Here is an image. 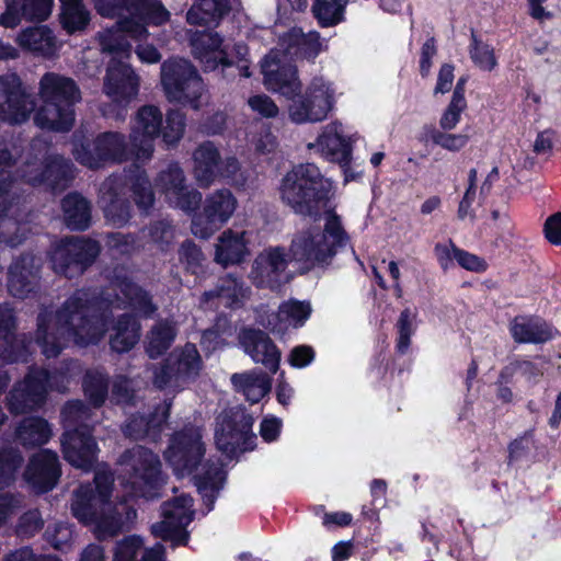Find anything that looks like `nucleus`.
I'll return each instance as SVG.
<instances>
[{
	"mask_svg": "<svg viewBox=\"0 0 561 561\" xmlns=\"http://www.w3.org/2000/svg\"><path fill=\"white\" fill-rule=\"evenodd\" d=\"M205 448L198 428L188 427L174 435L167 460L180 477L191 474L199 463Z\"/></svg>",
	"mask_w": 561,
	"mask_h": 561,
	"instance_id": "22",
	"label": "nucleus"
},
{
	"mask_svg": "<svg viewBox=\"0 0 561 561\" xmlns=\"http://www.w3.org/2000/svg\"><path fill=\"white\" fill-rule=\"evenodd\" d=\"M169 367L175 368L180 383L196 377L202 368V359L194 344H186L181 351H174L169 356Z\"/></svg>",
	"mask_w": 561,
	"mask_h": 561,
	"instance_id": "46",
	"label": "nucleus"
},
{
	"mask_svg": "<svg viewBox=\"0 0 561 561\" xmlns=\"http://www.w3.org/2000/svg\"><path fill=\"white\" fill-rule=\"evenodd\" d=\"M215 297L226 307L239 308L249 299L250 288L242 279L229 274L218 280L214 290L203 294V301L207 302Z\"/></svg>",
	"mask_w": 561,
	"mask_h": 561,
	"instance_id": "37",
	"label": "nucleus"
},
{
	"mask_svg": "<svg viewBox=\"0 0 561 561\" xmlns=\"http://www.w3.org/2000/svg\"><path fill=\"white\" fill-rule=\"evenodd\" d=\"M44 525V520L37 510L24 513L16 525V533L23 537H32L38 533Z\"/></svg>",
	"mask_w": 561,
	"mask_h": 561,
	"instance_id": "62",
	"label": "nucleus"
},
{
	"mask_svg": "<svg viewBox=\"0 0 561 561\" xmlns=\"http://www.w3.org/2000/svg\"><path fill=\"white\" fill-rule=\"evenodd\" d=\"M203 472L194 477L195 485L201 493L207 511L213 508L214 502L225 481V471L221 466L206 465Z\"/></svg>",
	"mask_w": 561,
	"mask_h": 561,
	"instance_id": "45",
	"label": "nucleus"
},
{
	"mask_svg": "<svg viewBox=\"0 0 561 561\" xmlns=\"http://www.w3.org/2000/svg\"><path fill=\"white\" fill-rule=\"evenodd\" d=\"M220 153L211 141L201 144L193 152V174L198 185L208 187L218 178Z\"/></svg>",
	"mask_w": 561,
	"mask_h": 561,
	"instance_id": "36",
	"label": "nucleus"
},
{
	"mask_svg": "<svg viewBox=\"0 0 561 561\" xmlns=\"http://www.w3.org/2000/svg\"><path fill=\"white\" fill-rule=\"evenodd\" d=\"M42 263V257L32 253L21 255L12 263L8 279V289L12 296L23 299L35 290Z\"/></svg>",
	"mask_w": 561,
	"mask_h": 561,
	"instance_id": "27",
	"label": "nucleus"
},
{
	"mask_svg": "<svg viewBox=\"0 0 561 561\" xmlns=\"http://www.w3.org/2000/svg\"><path fill=\"white\" fill-rule=\"evenodd\" d=\"M139 90V79L125 62L113 58L104 78L103 91L115 103H129Z\"/></svg>",
	"mask_w": 561,
	"mask_h": 561,
	"instance_id": "25",
	"label": "nucleus"
},
{
	"mask_svg": "<svg viewBox=\"0 0 561 561\" xmlns=\"http://www.w3.org/2000/svg\"><path fill=\"white\" fill-rule=\"evenodd\" d=\"M247 231L226 229L215 243L214 261L224 267L242 263L249 255Z\"/></svg>",
	"mask_w": 561,
	"mask_h": 561,
	"instance_id": "33",
	"label": "nucleus"
},
{
	"mask_svg": "<svg viewBox=\"0 0 561 561\" xmlns=\"http://www.w3.org/2000/svg\"><path fill=\"white\" fill-rule=\"evenodd\" d=\"M119 479L136 496L149 497L161 479V462L153 451L144 446H134L118 458Z\"/></svg>",
	"mask_w": 561,
	"mask_h": 561,
	"instance_id": "9",
	"label": "nucleus"
},
{
	"mask_svg": "<svg viewBox=\"0 0 561 561\" xmlns=\"http://www.w3.org/2000/svg\"><path fill=\"white\" fill-rule=\"evenodd\" d=\"M230 9L229 0H198L187 11L186 21L192 25L217 24Z\"/></svg>",
	"mask_w": 561,
	"mask_h": 561,
	"instance_id": "42",
	"label": "nucleus"
},
{
	"mask_svg": "<svg viewBox=\"0 0 561 561\" xmlns=\"http://www.w3.org/2000/svg\"><path fill=\"white\" fill-rule=\"evenodd\" d=\"M165 127L161 131L163 136V140L169 145L176 144L184 135L185 131V115L178 111L173 110L167 114Z\"/></svg>",
	"mask_w": 561,
	"mask_h": 561,
	"instance_id": "57",
	"label": "nucleus"
},
{
	"mask_svg": "<svg viewBox=\"0 0 561 561\" xmlns=\"http://www.w3.org/2000/svg\"><path fill=\"white\" fill-rule=\"evenodd\" d=\"M15 316L14 311L9 305L0 306V335H2L3 344L1 356L4 360L15 362L24 359V354L20 350V344L24 343L23 340L14 335Z\"/></svg>",
	"mask_w": 561,
	"mask_h": 561,
	"instance_id": "41",
	"label": "nucleus"
},
{
	"mask_svg": "<svg viewBox=\"0 0 561 561\" xmlns=\"http://www.w3.org/2000/svg\"><path fill=\"white\" fill-rule=\"evenodd\" d=\"M114 478L108 470H98L94 476L96 494L89 485H81L76 492L71 504L72 514L84 524H95L99 538L114 537L124 529L126 519L136 516V512L125 504L112 508L108 499Z\"/></svg>",
	"mask_w": 561,
	"mask_h": 561,
	"instance_id": "2",
	"label": "nucleus"
},
{
	"mask_svg": "<svg viewBox=\"0 0 561 561\" xmlns=\"http://www.w3.org/2000/svg\"><path fill=\"white\" fill-rule=\"evenodd\" d=\"M162 123L163 114L159 107L145 105L138 110L129 134L136 161L145 162L151 159L154 151L153 142L162 131Z\"/></svg>",
	"mask_w": 561,
	"mask_h": 561,
	"instance_id": "19",
	"label": "nucleus"
},
{
	"mask_svg": "<svg viewBox=\"0 0 561 561\" xmlns=\"http://www.w3.org/2000/svg\"><path fill=\"white\" fill-rule=\"evenodd\" d=\"M135 398L131 380L124 376L116 377L112 386L111 400L117 404H131Z\"/></svg>",
	"mask_w": 561,
	"mask_h": 561,
	"instance_id": "61",
	"label": "nucleus"
},
{
	"mask_svg": "<svg viewBox=\"0 0 561 561\" xmlns=\"http://www.w3.org/2000/svg\"><path fill=\"white\" fill-rule=\"evenodd\" d=\"M291 260L283 247L266 248L254 259L249 277L256 287L278 289L290 279L287 267Z\"/></svg>",
	"mask_w": 561,
	"mask_h": 561,
	"instance_id": "18",
	"label": "nucleus"
},
{
	"mask_svg": "<svg viewBox=\"0 0 561 561\" xmlns=\"http://www.w3.org/2000/svg\"><path fill=\"white\" fill-rule=\"evenodd\" d=\"M512 339L517 344H545L554 336L553 327L545 319L531 314H518L508 324Z\"/></svg>",
	"mask_w": 561,
	"mask_h": 561,
	"instance_id": "30",
	"label": "nucleus"
},
{
	"mask_svg": "<svg viewBox=\"0 0 561 561\" xmlns=\"http://www.w3.org/2000/svg\"><path fill=\"white\" fill-rule=\"evenodd\" d=\"M239 342L255 363H261L273 374L277 371L280 353L267 333L255 329H243L239 334Z\"/></svg>",
	"mask_w": 561,
	"mask_h": 561,
	"instance_id": "28",
	"label": "nucleus"
},
{
	"mask_svg": "<svg viewBox=\"0 0 561 561\" xmlns=\"http://www.w3.org/2000/svg\"><path fill=\"white\" fill-rule=\"evenodd\" d=\"M161 84L169 101L197 110L205 89L196 69L185 59L172 58L161 65Z\"/></svg>",
	"mask_w": 561,
	"mask_h": 561,
	"instance_id": "12",
	"label": "nucleus"
},
{
	"mask_svg": "<svg viewBox=\"0 0 561 561\" xmlns=\"http://www.w3.org/2000/svg\"><path fill=\"white\" fill-rule=\"evenodd\" d=\"M64 25L69 32H75L83 28L88 21L89 14L84 7L81 4L66 7L62 11Z\"/></svg>",
	"mask_w": 561,
	"mask_h": 561,
	"instance_id": "60",
	"label": "nucleus"
},
{
	"mask_svg": "<svg viewBox=\"0 0 561 561\" xmlns=\"http://www.w3.org/2000/svg\"><path fill=\"white\" fill-rule=\"evenodd\" d=\"M288 106V116L296 124L318 123L324 121L333 110L335 89L323 77H314L304 94H298Z\"/></svg>",
	"mask_w": 561,
	"mask_h": 561,
	"instance_id": "13",
	"label": "nucleus"
},
{
	"mask_svg": "<svg viewBox=\"0 0 561 561\" xmlns=\"http://www.w3.org/2000/svg\"><path fill=\"white\" fill-rule=\"evenodd\" d=\"M15 157L8 149H0V242L19 245L27 227L22 222L23 196L13 172Z\"/></svg>",
	"mask_w": 561,
	"mask_h": 561,
	"instance_id": "7",
	"label": "nucleus"
},
{
	"mask_svg": "<svg viewBox=\"0 0 561 561\" xmlns=\"http://www.w3.org/2000/svg\"><path fill=\"white\" fill-rule=\"evenodd\" d=\"M233 389L251 403H257L271 390L272 379L255 370L233 374L230 378Z\"/></svg>",
	"mask_w": 561,
	"mask_h": 561,
	"instance_id": "39",
	"label": "nucleus"
},
{
	"mask_svg": "<svg viewBox=\"0 0 561 561\" xmlns=\"http://www.w3.org/2000/svg\"><path fill=\"white\" fill-rule=\"evenodd\" d=\"M248 104L253 112L266 118L276 117L279 112L275 102L265 94H257L249 98Z\"/></svg>",
	"mask_w": 561,
	"mask_h": 561,
	"instance_id": "64",
	"label": "nucleus"
},
{
	"mask_svg": "<svg viewBox=\"0 0 561 561\" xmlns=\"http://www.w3.org/2000/svg\"><path fill=\"white\" fill-rule=\"evenodd\" d=\"M5 11L0 15V25L13 28L22 18L28 21H45L51 13L53 0H5Z\"/></svg>",
	"mask_w": 561,
	"mask_h": 561,
	"instance_id": "34",
	"label": "nucleus"
},
{
	"mask_svg": "<svg viewBox=\"0 0 561 561\" xmlns=\"http://www.w3.org/2000/svg\"><path fill=\"white\" fill-rule=\"evenodd\" d=\"M125 306L144 316L157 309L149 294L127 278L115 280L101 296L78 289L55 314L47 309L38 313L36 343L47 358L58 356L69 341L79 346L96 344L107 331V309Z\"/></svg>",
	"mask_w": 561,
	"mask_h": 561,
	"instance_id": "1",
	"label": "nucleus"
},
{
	"mask_svg": "<svg viewBox=\"0 0 561 561\" xmlns=\"http://www.w3.org/2000/svg\"><path fill=\"white\" fill-rule=\"evenodd\" d=\"M156 185L170 205L186 213L195 211L202 203V194L186 185L184 172L176 163L158 174Z\"/></svg>",
	"mask_w": 561,
	"mask_h": 561,
	"instance_id": "21",
	"label": "nucleus"
},
{
	"mask_svg": "<svg viewBox=\"0 0 561 561\" xmlns=\"http://www.w3.org/2000/svg\"><path fill=\"white\" fill-rule=\"evenodd\" d=\"M36 101L16 73L0 76V122L21 124L35 111Z\"/></svg>",
	"mask_w": 561,
	"mask_h": 561,
	"instance_id": "17",
	"label": "nucleus"
},
{
	"mask_svg": "<svg viewBox=\"0 0 561 561\" xmlns=\"http://www.w3.org/2000/svg\"><path fill=\"white\" fill-rule=\"evenodd\" d=\"M62 218L71 230L83 231L91 225V205L78 193H70L61 201Z\"/></svg>",
	"mask_w": 561,
	"mask_h": 561,
	"instance_id": "40",
	"label": "nucleus"
},
{
	"mask_svg": "<svg viewBox=\"0 0 561 561\" xmlns=\"http://www.w3.org/2000/svg\"><path fill=\"white\" fill-rule=\"evenodd\" d=\"M140 554V561H164V547L156 543L151 548H145L139 536L131 535L116 543L113 561H136Z\"/></svg>",
	"mask_w": 561,
	"mask_h": 561,
	"instance_id": "38",
	"label": "nucleus"
},
{
	"mask_svg": "<svg viewBox=\"0 0 561 561\" xmlns=\"http://www.w3.org/2000/svg\"><path fill=\"white\" fill-rule=\"evenodd\" d=\"M46 540L57 550H64L72 540V529L64 523H56L48 526L45 531Z\"/></svg>",
	"mask_w": 561,
	"mask_h": 561,
	"instance_id": "59",
	"label": "nucleus"
},
{
	"mask_svg": "<svg viewBox=\"0 0 561 561\" xmlns=\"http://www.w3.org/2000/svg\"><path fill=\"white\" fill-rule=\"evenodd\" d=\"M263 82L267 90L294 99L301 92L297 67L282 65L274 56L267 55L262 62Z\"/></svg>",
	"mask_w": 561,
	"mask_h": 561,
	"instance_id": "24",
	"label": "nucleus"
},
{
	"mask_svg": "<svg viewBox=\"0 0 561 561\" xmlns=\"http://www.w3.org/2000/svg\"><path fill=\"white\" fill-rule=\"evenodd\" d=\"M469 54L473 64L481 70L492 71L497 66L494 48L478 39L474 33L471 35Z\"/></svg>",
	"mask_w": 561,
	"mask_h": 561,
	"instance_id": "53",
	"label": "nucleus"
},
{
	"mask_svg": "<svg viewBox=\"0 0 561 561\" xmlns=\"http://www.w3.org/2000/svg\"><path fill=\"white\" fill-rule=\"evenodd\" d=\"M72 153L80 164L89 169L136 160L131 142L128 144L125 135L118 131L101 133L87 144L75 142Z\"/></svg>",
	"mask_w": 561,
	"mask_h": 561,
	"instance_id": "11",
	"label": "nucleus"
},
{
	"mask_svg": "<svg viewBox=\"0 0 561 561\" xmlns=\"http://www.w3.org/2000/svg\"><path fill=\"white\" fill-rule=\"evenodd\" d=\"M116 27L108 28L99 35L100 45L103 51L128 56L130 44L127 37L134 39L129 32L122 27L121 18H117Z\"/></svg>",
	"mask_w": 561,
	"mask_h": 561,
	"instance_id": "48",
	"label": "nucleus"
},
{
	"mask_svg": "<svg viewBox=\"0 0 561 561\" xmlns=\"http://www.w3.org/2000/svg\"><path fill=\"white\" fill-rule=\"evenodd\" d=\"M71 167L68 160L59 156H50L46 159L34 157L24 161L18 174L30 184L48 183L55 188L71 176Z\"/></svg>",
	"mask_w": 561,
	"mask_h": 561,
	"instance_id": "23",
	"label": "nucleus"
},
{
	"mask_svg": "<svg viewBox=\"0 0 561 561\" xmlns=\"http://www.w3.org/2000/svg\"><path fill=\"white\" fill-rule=\"evenodd\" d=\"M83 391L94 408H100L108 393L107 376L100 370L87 371L83 379Z\"/></svg>",
	"mask_w": 561,
	"mask_h": 561,
	"instance_id": "50",
	"label": "nucleus"
},
{
	"mask_svg": "<svg viewBox=\"0 0 561 561\" xmlns=\"http://www.w3.org/2000/svg\"><path fill=\"white\" fill-rule=\"evenodd\" d=\"M192 53L205 70H215L219 65L231 66L228 50L222 47V38L217 33L202 32L191 39Z\"/></svg>",
	"mask_w": 561,
	"mask_h": 561,
	"instance_id": "32",
	"label": "nucleus"
},
{
	"mask_svg": "<svg viewBox=\"0 0 561 561\" xmlns=\"http://www.w3.org/2000/svg\"><path fill=\"white\" fill-rule=\"evenodd\" d=\"M193 499L188 495H180L172 502L163 504V520L151 526L156 537L171 540L174 546L185 545L187 533L185 527L192 522L194 511L192 510Z\"/></svg>",
	"mask_w": 561,
	"mask_h": 561,
	"instance_id": "20",
	"label": "nucleus"
},
{
	"mask_svg": "<svg viewBox=\"0 0 561 561\" xmlns=\"http://www.w3.org/2000/svg\"><path fill=\"white\" fill-rule=\"evenodd\" d=\"M340 217L332 210L327 211L324 229L308 228L298 231L289 247L293 261L304 264L308 271L316 266L331 264L340 249L348 243Z\"/></svg>",
	"mask_w": 561,
	"mask_h": 561,
	"instance_id": "5",
	"label": "nucleus"
},
{
	"mask_svg": "<svg viewBox=\"0 0 561 561\" xmlns=\"http://www.w3.org/2000/svg\"><path fill=\"white\" fill-rule=\"evenodd\" d=\"M279 193L282 201L296 214L317 218L321 211L330 210L327 181L313 163L299 164L287 172Z\"/></svg>",
	"mask_w": 561,
	"mask_h": 561,
	"instance_id": "6",
	"label": "nucleus"
},
{
	"mask_svg": "<svg viewBox=\"0 0 561 561\" xmlns=\"http://www.w3.org/2000/svg\"><path fill=\"white\" fill-rule=\"evenodd\" d=\"M15 43L25 51L46 59L58 54L60 43L47 25L23 28L16 35Z\"/></svg>",
	"mask_w": 561,
	"mask_h": 561,
	"instance_id": "31",
	"label": "nucleus"
},
{
	"mask_svg": "<svg viewBox=\"0 0 561 561\" xmlns=\"http://www.w3.org/2000/svg\"><path fill=\"white\" fill-rule=\"evenodd\" d=\"M69 377L65 373H48L45 369H31L24 380L14 386L8 398L12 413L21 414L34 410L44 403L49 390L65 392Z\"/></svg>",
	"mask_w": 561,
	"mask_h": 561,
	"instance_id": "10",
	"label": "nucleus"
},
{
	"mask_svg": "<svg viewBox=\"0 0 561 561\" xmlns=\"http://www.w3.org/2000/svg\"><path fill=\"white\" fill-rule=\"evenodd\" d=\"M253 417L241 408L224 411L217 417L215 443L217 448L228 457L247 449V443L252 438Z\"/></svg>",
	"mask_w": 561,
	"mask_h": 561,
	"instance_id": "15",
	"label": "nucleus"
},
{
	"mask_svg": "<svg viewBox=\"0 0 561 561\" xmlns=\"http://www.w3.org/2000/svg\"><path fill=\"white\" fill-rule=\"evenodd\" d=\"M311 306L307 301L289 300L278 308L279 321L287 322L293 327L302 325L311 314Z\"/></svg>",
	"mask_w": 561,
	"mask_h": 561,
	"instance_id": "52",
	"label": "nucleus"
},
{
	"mask_svg": "<svg viewBox=\"0 0 561 561\" xmlns=\"http://www.w3.org/2000/svg\"><path fill=\"white\" fill-rule=\"evenodd\" d=\"M65 459L73 467L90 470L98 456V445L90 431H65L61 438Z\"/></svg>",
	"mask_w": 561,
	"mask_h": 561,
	"instance_id": "26",
	"label": "nucleus"
},
{
	"mask_svg": "<svg viewBox=\"0 0 561 561\" xmlns=\"http://www.w3.org/2000/svg\"><path fill=\"white\" fill-rule=\"evenodd\" d=\"M23 458L13 448H0V489L9 485L21 467Z\"/></svg>",
	"mask_w": 561,
	"mask_h": 561,
	"instance_id": "54",
	"label": "nucleus"
},
{
	"mask_svg": "<svg viewBox=\"0 0 561 561\" xmlns=\"http://www.w3.org/2000/svg\"><path fill=\"white\" fill-rule=\"evenodd\" d=\"M127 186L140 210L147 211L154 204V193L145 170L136 168L128 175H110L100 186L99 204L106 220L116 227L126 225L130 219V204L125 197Z\"/></svg>",
	"mask_w": 561,
	"mask_h": 561,
	"instance_id": "4",
	"label": "nucleus"
},
{
	"mask_svg": "<svg viewBox=\"0 0 561 561\" xmlns=\"http://www.w3.org/2000/svg\"><path fill=\"white\" fill-rule=\"evenodd\" d=\"M311 147H316L328 160L337 162L342 168L346 167L351 160V144L343 136L341 123L333 122L327 125L317 142L309 145V148Z\"/></svg>",
	"mask_w": 561,
	"mask_h": 561,
	"instance_id": "35",
	"label": "nucleus"
},
{
	"mask_svg": "<svg viewBox=\"0 0 561 561\" xmlns=\"http://www.w3.org/2000/svg\"><path fill=\"white\" fill-rule=\"evenodd\" d=\"M91 416L92 411L80 400L69 401L61 410L65 431H90L88 422Z\"/></svg>",
	"mask_w": 561,
	"mask_h": 561,
	"instance_id": "49",
	"label": "nucleus"
},
{
	"mask_svg": "<svg viewBox=\"0 0 561 561\" xmlns=\"http://www.w3.org/2000/svg\"><path fill=\"white\" fill-rule=\"evenodd\" d=\"M413 320L414 314H412L410 309L407 308L400 313V317L397 322V348L400 353H405L410 346L411 336L413 334Z\"/></svg>",
	"mask_w": 561,
	"mask_h": 561,
	"instance_id": "58",
	"label": "nucleus"
},
{
	"mask_svg": "<svg viewBox=\"0 0 561 561\" xmlns=\"http://www.w3.org/2000/svg\"><path fill=\"white\" fill-rule=\"evenodd\" d=\"M99 242L85 238L61 241L51 254V265L57 274L72 278L81 275L100 253Z\"/></svg>",
	"mask_w": 561,
	"mask_h": 561,
	"instance_id": "14",
	"label": "nucleus"
},
{
	"mask_svg": "<svg viewBox=\"0 0 561 561\" xmlns=\"http://www.w3.org/2000/svg\"><path fill=\"white\" fill-rule=\"evenodd\" d=\"M42 105L34 114V123L43 129L68 131L75 123V104L81 101L76 81L58 72H46L38 81Z\"/></svg>",
	"mask_w": 561,
	"mask_h": 561,
	"instance_id": "3",
	"label": "nucleus"
},
{
	"mask_svg": "<svg viewBox=\"0 0 561 561\" xmlns=\"http://www.w3.org/2000/svg\"><path fill=\"white\" fill-rule=\"evenodd\" d=\"M428 135L435 145L451 152L460 151L469 141V135L467 134H451L436 128H430Z\"/></svg>",
	"mask_w": 561,
	"mask_h": 561,
	"instance_id": "55",
	"label": "nucleus"
},
{
	"mask_svg": "<svg viewBox=\"0 0 561 561\" xmlns=\"http://www.w3.org/2000/svg\"><path fill=\"white\" fill-rule=\"evenodd\" d=\"M477 181H478V171L477 169H470L468 173V187L465 192L462 199L459 203L458 207V217L460 219L466 218L467 216H472L471 205L477 196Z\"/></svg>",
	"mask_w": 561,
	"mask_h": 561,
	"instance_id": "63",
	"label": "nucleus"
},
{
	"mask_svg": "<svg viewBox=\"0 0 561 561\" xmlns=\"http://www.w3.org/2000/svg\"><path fill=\"white\" fill-rule=\"evenodd\" d=\"M98 12L107 18H121V25L135 41L146 38L147 24L161 25L169 11L157 0H95Z\"/></svg>",
	"mask_w": 561,
	"mask_h": 561,
	"instance_id": "8",
	"label": "nucleus"
},
{
	"mask_svg": "<svg viewBox=\"0 0 561 561\" xmlns=\"http://www.w3.org/2000/svg\"><path fill=\"white\" fill-rule=\"evenodd\" d=\"M176 330L168 321H160L154 324L146 337V352L150 358L162 355L173 343Z\"/></svg>",
	"mask_w": 561,
	"mask_h": 561,
	"instance_id": "47",
	"label": "nucleus"
},
{
	"mask_svg": "<svg viewBox=\"0 0 561 561\" xmlns=\"http://www.w3.org/2000/svg\"><path fill=\"white\" fill-rule=\"evenodd\" d=\"M15 435L23 446L35 447L46 444L50 439L53 431L45 419L28 416L19 423Z\"/></svg>",
	"mask_w": 561,
	"mask_h": 561,
	"instance_id": "44",
	"label": "nucleus"
},
{
	"mask_svg": "<svg viewBox=\"0 0 561 561\" xmlns=\"http://www.w3.org/2000/svg\"><path fill=\"white\" fill-rule=\"evenodd\" d=\"M344 7L342 0H316L312 13L321 26H333L342 21Z\"/></svg>",
	"mask_w": 561,
	"mask_h": 561,
	"instance_id": "51",
	"label": "nucleus"
},
{
	"mask_svg": "<svg viewBox=\"0 0 561 561\" xmlns=\"http://www.w3.org/2000/svg\"><path fill=\"white\" fill-rule=\"evenodd\" d=\"M113 331L110 337V345L117 353L130 351L140 337V324L130 314L121 316L114 324Z\"/></svg>",
	"mask_w": 561,
	"mask_h": 561,
	"instance_id": "43",
	"label": "nucleus"
},
{
	"mask_svg": "<svg viewBox=\"0 0 561 561\" xmlns=\"http://www.w3.org/2000/svg\"><path fill=\"white\" fill-rule=\"evenodd\" d=\"M238 208V199L228 188L216 190L203 203V213L192 221V232L201 239L209 238L221 228Z\"/></svg>",
	"mask_w": 561,
	"mask_h": 561,
	"instance_id": "16",
	"label": "nucleus"
},
{
	"mask_svg": "<svg viewBox=\"0 0 561 561\" xmlns=\"http://www.w3.org/2000/svg\"><path fill=\"white\" fill-rule=\"evenodd\" d=\"M467 107V102L465 98H461L460 93L457 92L456 95H453L451 101L448 106L443 112L439 119V127L443 130H451L454 129L458 123L460 122V117L462 112Z\"/></svg>",
	"mask_w": 561,
	"mask_h": 561,
	"instance_id": "56",
	"label": "nucleus"
},
{
	"mask_svg": "<svg viewBox=\"0 0 561 561\" xmlns=\"http://www.w3.org/2000/svg\"><path fill=\"white\" fill-rule=\"evenodd\" d=\"M60 477L58 456L49 449L34 455L25 471V479L38 492L51 490Z\"/></svg>",
	"mask_w": 561,
	"mask_h": 561,
	"instance_id": "29",
	"label": "nucleus"
}]
</instances>
